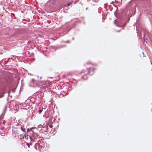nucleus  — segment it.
I'll return each instance as SVG.
<instances>
[{"mask_svg": "<svg viewBox=\"0 0 152 152\" xmlns=\"http://www.w3.org/2000/svg\"><path fill=\"white\" fill-rule=\"evenodd\" d=\"M90 65V64L86 63L85 64V66L86 68L82 70L81 73L82 75V78L83 80H86L87 78V76L89 75H92L94 73V68L92 69L90 67H88V66Z\"/></svg>", "mask_w": 152, "mask_h": 152, "instance_id": "nucleus-1", "label": "nucleus"}, {"mask_svg": "<svg viewBox=\"0 0 152 152\" xmlns=\"http://www.w3.org/2000/svg\"><path fill=\"white\" fill-rule=\"evenodd\" d=\"M25 130L21 127L20 129H19L17 131V134L19 138L20 139H23L24 138L25 134H24V131Z\"/></svg>", "mask_w": 152, "mask_h": 152, "instance_id": "nucleus-2", "label": "nucleus"}, {"mask_svg": "<svg viewBox=\"0 0 152 152\" xmlns=\"http://www.w3.org/2000/svg\"><path fill=\"white\" fill-rule=\"evenodd\" d=\"M7 106L5 105L4 108L3 109V112L1 114V115L0 116V120H2V119L3 118V117L4 115V114L5 113V112L7 110Z\"/></svg>", "mask_w": 152, "mask_h": 152, "instance_id": "nucleus-3", "label": "nucleus"}, {"mask_svg": "<svg viewBox=\"0 0 152 152\" xmlns=\"http://www.w3.org/2000/svg\"><path fill=\"white\" fill-rule=\"evenodd\" d=\"M73 1H72L69 3H68L67 4L68 6H70V5H71L73 3Z\"/></svg>", "mask_w": 152, "mask_h": 152, "instance_id": "nucleus-4", "label": "nucleus"}, {"mask_svg": "<svg viewBox=\"0 0 152 152\" xmlns=\"http://www.w3.org/2000/svg\"><path fill=\"white\" fill-rule=\"evenodd\" d=\"M79 1V0H76L74 2V4H75L76 3H77V2H78Z\"/></svg>", "mask_w": 152, "mask_h": 152, "instance_id": "nucleus-5", "label": "nucleus"}, {"mask_svg": "<svg viewBox=\"0 0 152 152\" xmlns=\"http://www.w3.org/2000/svg\"><path fill=\"white\" fill-rule=\"evenodd\" d=\"M6 123V121L5 120H4L3 122V124H4V125H5V124Z\"/></svg>", "mask_w": 152, "mask_h": 152, "instance_id": "nucleus-6", "label": "nucleus"}, {"mask_svg": "<svg viewBox=\"0 0 152 152\" xmlns=\"http://www.w3.org/2000/svg\"><path fill=\"white\" fill-rule=\"evenodd\" d=\"M42 110H39V113L40 114L41 113V112H42Z\"/></svg>", "mask_w": 152, "mask_h": 152, "instance_id": "nucleus-7", "label": "nucleus"}, {"mask_svg": "<svg viewBox=\"0 0 152 152\" xmlns=\"http://www.w3.org/2000/svg\"><path fill=\"white\" fill-rule=\"evenodd\" d=\"M4 63H3V64L6 65L7 64V63H6L5 61H4Z\"/></svg>", "mask_w": 152, "mask_h": 152, "instance_id": "nucleus-8", "label": "nucleus"}, {"mask_svg": "<svg viewBox=\"0 0 152 152\" xmlns=\"http://www.w3.org/2000/svg\"><path fill=\"white\" fill-rule=\"evenodd\" d=\"M10 125V123H9L8 122L7 124L6 125L7 126H8V128H9V125Z\"/></svg>", "mask_w": 152, "mask_h": 152, "instance_id": "nucleus-9", "label": "nucleus"}, {"mask_svg": "<svg viewBox=\"0 0 152 152\" xmlns=\"http://www.w3.org/2000/svg\"><path fill=\"white\" fill-rule=\"evenodd\" d=\"M49 127L50 128H52V127H53V126H52V125H51V124H50V125H49Z\"/></svg>", "mask_w": 152, "mask_h": 152, "instance_id": "nucleus-10", "label": "nucleus"}, {"mask_svg": "<svg viewBox=\"0 0 152 152\" xmlns=\"http://www.w3.org/2000/svg\"><path fill=\"white\" fill-rule=\"evenodd\" d=\"M126 23H125V24H124V25H122V26H121V27H123V28H124V27L125 26H126Z\"/></svg>", "mask_w": 152, "mask_h": 152, "instance_id": "nucleus-11", "label": "nucleus"}, {"mask_svg": "<svg viewBox=\"0 0 152 152\" xmlns=\"http://www.w3.org/2000/svg\"><path fill=\"white\" fill-rule=\"evenodd\" d=\"M15 88H14L13 89V90H12V92H14L15 91Z\"/></svg>", "mask_w": 152, "mask_h": 152, "instance_id": "nucleus-12", "label": "nucleus"}, {"mask_svg": "<svg viewBox=\"0 0 152 152\" xmlns=\"http://www.w3.org/2000/svg\"><path fill=\"white\" fill-rule=\"evenodd\" d=\"M3 96L2 95H0V98H1Z\"/></svg>", "mask_w": 152, "mask_h": 152, "instance_id": "nucleus-13", "label": "nucleus"}, {"mask_svg": "<svg viewBox=\"0 0 152 152\" xmlns=\"http://www.w3.org/2000/svg\"><path fill=\"white\" fill-rule=\"evenodd\" d=\"M8 96H10V92L8 91Z\"/></svg>", "mask_w": 152, "mask_h": 152, "instance_id": "nucleus-14", "label": "nucleus"}, {"mask_svg": "<svg viewBox=\"0 0 152 152\" xmlns=\"http://www.w3.org/2000/svg\"><path fill=\"white\" fill-rule=\"evenodd\" d=\"M8 97L7 99V100L8 101Z\"/></svg>", "mask_w": 152, "mask_h": 152, "instance_id": "nucleus-15", "label": "nucleus"}, {"mask_svg": "<svg viewBox=\"0 0 152 152\" xmlns=\"http://www.w3.org/2000/svg\"><path fill=\"white\" fill-rule=\"evenodd\" d=\"M117 32H120V31H119V30L117 31Z\"/></svg>", "mask_w": 152, "mask_h": 152, "instance_id": "nucleus-16", "label": "nucleus"}, {"mask_svg": "<svg viewBox=\"0 0 152 152\" xmlns=\"http://www.w3.org/2000/svg\"><path fill=\"white\" fill-rule=\"evenodd\" d=\"M10 59V58H8V60H9Z\"/></svg>", "mask_w": 152, "mask_h": 152, "instance_id": "nucleus-17", "label": "nucleus"}, {"mask_svg": "<svg viewBox=\"0 0 152 152\" xmlns=\"http://www.w3.org/2000/svg\"><path fill=\"white\" fill-rule=\"evenodd\" d=\"M2 68L4 69H5V68Z\"/></svg>", "mask_w": 152, "mask_h": 152, "instance_id": "nucleus-18", "label": "nucleus"}, {"mask_svg": "<svg viewBox=\"0 0 152 152\" xmlns=\"http://www.w3.org/2000/svg\"><path fill=\"white\" fill-rule=\"evenodd\" d=\"M6 1H7V0H6Z\"/></svg>", "mask_w": 152, "mask_h": 152, "instance_id": "nucleus-19", "label": "nucleus"}, {"mask_svg": "<svg viewBox=\"0 0 152 152\" xmlns=\"http://www.w3.org/2000/svg\"><path fill=\"white\" fill-rule=\"evenodd\" d=\"M1 54V53H0V54Z\"/></svg>", "mask_w": 152, "mask_h": 152, "instance_id": "nucleus-20", "label": "nucleus"}]
</instances>
